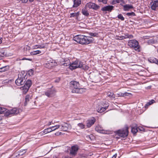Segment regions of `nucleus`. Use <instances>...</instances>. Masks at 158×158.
<instances>
[{"label": "nucleus", "instance_id": "4c0bfd02", "mask_svg": "<svg viewBox=\"0 0 158 158\" xmlns=\"http://www.w3.org/2000/svg\"><path fill=\"white\" fill-rule=\"evenodd\" d=\"M125 36L126 39L127 38H129V39H131L133 38V35H129L128 34H125Z\"/></svg>", "mask_w": 158, "mask_h": 158}, {"label": "nucleus", "instance_id": "2eb2a0df", "mask_svg": "<svg viewBox=\"0 0 158 158\" xmlns=\"http://www.w3.org/2000/svg\"><path fill=\"white\" fill-rule=\"evenodd\" d=\"M78 149V148L77 146L74 145L72 146L71 147V149L70 150V154L72 155H74L76 154L77 153Z\"/></svg>", "mask_w": 158, "mask_h": 158}, {"label": "nucleus", "instance_id": "37998d69", "mask_svg": "<svg viewBox=\"0 0 158 158\" xmlns=\"http://www.w3.org/2000/svg\"><path fill=\"white\" fill-rule=\"evenodd\" d=\"M33 73L34 71L32 69H30L28 72V74L30 76L33 74Z\"/></svg>", "mask_w": 158, "mask_h": 158}, {"label": "nucleus", "instance_id": "e433bc0d", "mask_svg": "<svg viewBox=\"0 0 158 158\" xmlns=\"http://www.w3.org/2000/svg\"><path fill=\"white\" fill-rule=\"evenodd\" d=\"M126 15L128 16H135V14L134 12H131L127 13Z\"/></svg>", "mask_w": 158, "mask_h": 158}, {"label": "nucleus", "instance_id": "09e8293b", "mask_svg": "<svg viewBox=\"0 0 158 158\" xmlns=\"http://www.w3.org/2000/svg\"><path fill=\"white\" fill-rule=\"evenodd\" d=\"M123 0H114V2H116L117 3H119L121 2Z\"/></svg>", "mask_w": 158, "mask_h": 158}, {"label": "nucleus", "instance_id": "7ed1b4c3", "mask_svg": "<svg viewBox=\"0 0 158 158\" xmlns=\"http://www.w3.org/2000/svg\"><path fill=\"white\" fill-rule=\"evenodd\" d=\"M128 45L131 48H133L136 51L139 52L140 51V46L139 45L138 41L135 40H131L128 41Z\"/></svg>", "mask_w": 158, "mask_h": 158}, {"label": "nucleus", "instance_id": "c85d7f7f", "mask_svg": "<svg viewBox=\"0 0 158 158\" xmlns=\"http://www.w3.org/2000/svg\"><path fill=\"white\" fill-rule=\"evenodd\" d=\"M131 132L133 134H135L138 131L137 128L136 127H131Z\"/></svg>", "mask_w": 158, "mask_h": 158}, {"label": "nucleus", "instance_id": "3c124183", "mask_svg": "<svg viewBox=\"0 0 158 158\" xmlns=\"http://www.w3.org/2000/svg\"><path fill=\"white\" fill-rule=\"evenodd\" d=\"M30 60V61L31 60V59H26L25 58H23V59H22L23 60Z\"/></svg>", "mask_w": 158, "mask_h": 158}, {"label": "nucleus", "instance_id": "423d86ee", "mask_svg": "<svg viewBox=\"0 0 158 158\" xmlns=\"http://www.w3.org/2000/svg\"><path fill=\"white\" fill-rule=\"evenodd\" d=\"M80 87V85L78 82L76 81H72L70 83V88L72 93H74L77 89Z\"/></svg>", "mask_w": 158, "mask_h": 158}, {"label": "nucleus", "instance_id": "39448f33", "mask_svg": "<svg viewBox=\"0 0 158 158\" xmlns=\"http://www.w3.org/2000/svg\"><path fill=\"white\" fill-rule=\"evenodd\" d=\"M128 127L126 126L124 129L122 130H119L117 131V134L119 136L123 138H124L127 136L128 133Z\"/></svg>", "mask_w": 158, "mask_h": 158}, {"label": "nucleus", "instance_id": "58836bf2", "mask_svg": "<svg viewBox=\"0 0 158 158\" xmlns=\"http://www.w3.org/2000/svg\"><path fill=\"white\" fill-rule=\"evenodd\" d=\"M6 111V109L4 108L0 107V114H2Z\"/></svg>", "mask_w": 158, "mask_h": 158}, {"label": "nucleus", "instance_id": "aec40b11", "mask_svg": "<svg viewBox=\"0 0 158 158\" xmlns=\"http://www.w3.org/2000/svg\"><path fill=\"white\" fill-rule=\"evenodd\" d=\"M73 2V7H77L81 4V0H74Z\"/></svg>", "mask_w": 158, "mask_h": 158}, {"label": "nucleus", "instance_id": "2f4dec72", "mask_svg": "<svg viewBox=\"0 0 158 158\" xmlns=\"http://www.w3.org/2000/svg\"><path fill=\"white\" fill-rule=\"evenodd\" d=\"M78 126L81 129H83L85 128V126L84 124L82 123H80L78 124Z\"/></svg>", "mask_w": 158, "mask_h": 158}, {"label": "nucleus", "instance_id": "f03ea898", "mask_svg": "<svg viewBox=\"0 0 158 158\" xmlns=\"http://www.w3.org/2000/svg\"><path fill=\"white\" fill-rule=\"evenodd\" d=\"M77 68H82L85 70H87L88 69L89 67L86 65L84 66L83 63L78 60H76L73 62L69 66V68L71 70Z\"/></svg>", "mask_w": 158, "mask_h": 158}, {"label": "nucleus", "instance_id": "1a4fd4ad", "mask_svg": "<svg viewBox=\"0 0 158 158\" xmlns=\"http://www.w3.org/2000/svg\"><path fill=\"white\" fill-rule=\"evenodd\" d=\"M19 113V111L17 108H14L13 109L7 110L6 112L5 115L6 116L10 115L17 114Z\"/></svg>", "mask_w": 158, "mask_h": 158}, {"label": "nucleus", "instance_id": "bb28decb", "mask_svg": "<svg viewBox=\"0 0 158 158\" xmlns=\"http://www.w3.org/2000/svg\"><path fill=\"white\" fill-rule=\"evenodd\" d=\"M71 63L70 61V60H67L66 61H64V62L63 64H61V65H63L64 66H66L68 65H70Z\"/></svg>", "mask_w": 158, "mask_h": 158}, {"label": "nucleus", "instance_id": "864d4df0", "mask_svg": "<svg viewBox=\"0 0 158 158\" xmlns=\"http://www.w3.org/2000/svg\"><path fill=\"white\" fill-rule=\"evenodd\" d=\"M117 156L116 154L114 155L112 157V158H116Z\"/></svg>", "mask_w": 158, "mask_h": 158}, {"label": "nucleus", "instance_id": "f257e3e1", "mask_svg": "<svg viewBox=\"0 0 158 158\" xmlns=\"http://www.w3.org/2000/svg\"><path fill=\"white\" fill-rule=\"evenodd\" d=\"M73 40L80 44H88L92 43L94 40L91 36H86L84 35H79L76 36Z\"/></svg>", "mask_w": 158, "mask_h": 158}, {"label": "nucleus", "instance_id": "4468645a", "mask_svg": "<svg viewBox=\"0 0 158 158\" xmlns=\"http://www.w3.org/2000/svg\"><path fill=\"white\" fill-rule=\"evenodd\" d=\"M114 6H107L103 7L102 9V10L104 11L110 12L113 9Z\"/></svg>", "mask_w": 158, "mask_h": 158}, {"label": "nucleus", "instance_id": "6e6552de", "mask_svg": "<svg viewBox=\"0 0 158 158\" xmlns=\"http://www.w3.org/2000/svg\"><path fill=\"white\" fill-rule=\"evenodd\" d=\"M85 6L86 8H87L93 9L95 10H98L100 7L99 6L91 2H89L87 3L85 5Z\"/></svg>", "mask_w": 158, "mask_h": 158}, {"label": "nucleus", "instance_id": "f3484780", "mask_svg": "<svg viewBox=\"0 0 158 158\" xmlns=\"http://www.w3.org/2000/svg\"><path fill=\"white\" fill-rule=\"evenodd\" d=\"M76 90L75 91L74 93H76L77 94H82L86 91V89L84 88H78L77 89H76Z\"/></svg>", "mask_w": 158, "mask_h": 158}, {"label": "nucleus", "instance_id": "393cba45", "mask_svg": "<svg viewBox=\"0 0 158 158\" xmlns=\"http://www.w3.org/2000/svg\"><path fill=\"white\" fill-rule=\"evenodd\" d=\"M9 67L8 66H5L2 68H0V72H5L8 70Z\"/></svg>", "mask_w": 158, "mask_h": 158}, {"label": "nucleus", "instance_id": "f704fd0d", "mask_svg": "<svg viewBox=\"0 0 158 158\" xmlns=\"http://www.w3.org/2000/svg\"><path fill=\"white\" fill-rule=\"evenodd\" d=\"M117 17L119 19H120L121 21H123L124 20V18L121 14H119L118 15Z\"/></svg>", "mask_w": 158, "mask_h": 158}, {"label": "nucleus", "instance_id": "473e14b6", "mask_svg": "<svg viewBox=\"0 0 158 158\" xmlns=\"http://www.w3.org/2000/svg\"><path fill=\"white\" fill-rule=\"evenodd\" d=\"M52 62H50L49 63H46L44 66L48 68H50L52 67Z\"/></svg>", "mask_w": 158, "mask_h": 158}, {"label": "nucleus", "instance_id": "f8f14e48", "mask_svg": "<svg viewBox=\"0 0 158 158\" xmlns=\"http://www.w3.org/2000/svg\"><path fill=\"white\" fill-rule=\"evenodd\" d=\"M96 121L95 119L93 118L87 120L86 123V126L88 128L90 127L93 124H94Z\"/></svg>", "mask_w": 158, "mask_h": 158}, {"label": "nucleus", "instance_id": "7c9ffc66", "mask_svg": "<svg viewBox=\"0 0 158 158\" xmlns=\"http://www.w3.org/2000/svg\"><path fill=\"white\" fill-rule=\"evenodd\" d=\"M155 102V101L153 100H152L148 102L147 103L145 106V108H147L148 106L152 104Z\"/></svg>", "mask_w": 158, "mask_h": 158}, {"label": "nucleus", "instance_id": "8fccbe9b", "mask_svg": "<svg viewBox=\"0 0 158 158\" xmlns=\"http://www.w3.org/2000/svg\"><path fill=\"white\" fill-rule=\"evenodd\" d=\"M53 123L52 121L49 122H48V123L47 124V125L48 126H49V125H51L52 124H53Z\"/></svg>", "mask_w": 158, "mask_h": 158}, {"label": "nucleus", "instance_id": "9d476101", "mask_svg": "<svg viewBox=\"0 0 158 158\" xmlns=\"http://www.w3.org/2000/svg\"><path fill=\"white\" fill-rule=\"evenodd\" d=\"M56 92L54 89H49L45 92V94L49 98L52 97L54 96Z\"/></svg>", "mask_w": 158, "mask_h": 158}, {"label": "nucleus", "instance_id": "0eeeda50", "mask_svg": "<svg viewBox=\"0 0 158 158\" xmlns=\"http://www.w3.org/2000/svg\"><path fill=\"white\" fill-rule=\"evenodd\" d=\"M32 84L31 81L29 79L27 80L24 86L21 87L20 88L23 90V92L24 93H26L27 92Z\"/></svg>", "mask_w": 158, "mask_h": 158}, {"label": "nucleus", "instance_id": "a211bd4d", "mask_svg": "<svg viewBox=\"0 0 158 158\" xmlns=\"http://www.w3.org/2000/svg\"><path fill=\"white\" fill-rule=\"evenodd\" d=\"M149 42L151 43H158V35H156L151 40H149Z\"/></svg>", "mask_w": 158, "mask_h": 158}, {"label": "nucleus", "instance_id": "5701e85b", "mask_svg": "<svg viewBox=\"0 0 158 158\" xmlns=\"http://www.w3.org/2000/svg\"><path fill=\"white\" fill-rule=\"evenodd\" d=\"M52 131V129H51V127H49L47 129H46L44 130L43 132H42L40 133V134H41L42 135L47 133H48L51 132Z\"/></svg>", "mask_w": 158, "mask_h": 158}, {"label": "nucleus", "instance_id": "a878e982", "mask_svg": "<svg viewBox=\"0 0 158 158\" xmlns=\"http://www.w3.org/2000/svg\"><path fill=\"white\" fill-rule=\"evenodd\" d=\"M79 12L71 13L70 16L71 17L77 18L78 16L79 15Z\"/></svg>", "mask_w": 158, "mask_h": 158}, {"label": "nucleus", "instance_id": "603ef678", "mask_svg": "<svg viewBox=\"0 0 158 158\" xmlns=\"http://www.w3.org/2000/svg\"><path fill=\"white\" fill-rule=\"evenodd\" d=\"M2 55H0V60L1 59V57H2L4 55V52H3L2 53Z\"/></svg>", "mask_w": 158, "mask_h": 158}, {"label": "nucleus", "instance_id": "412c9836", "mask_svg": "<svg viewBox=\"0 0 158 158\" xmlns=\"http://www.w3.org/2000/svg\"><path fill=\"white\" fill-rule=\"evenodd\" d=\"M123 7L124 10L126 11H128L130 9L133 8V6L132 5L129 4H126L124 5Z\"/></svg>", "mask_w": 158, "mask_h": 158}, {"label": "nucleus", "instance_id": "de8ad7c7", "mask_svg": "<svg viewBox=\"0 0 158 158\" xmlns=\"http://www.w3.org/2000/svg\"><path fill=\"white\" fill-rule=\"evenodd\" d=\"M96 78H97V79L94 80V82H97L100 80V78L98 76H96Z\"/></svg>", "mask_w": 158, "mask_h": 158}, {"label": "nucleus", "instance_id": "72a5a7b5", "mask_svg": "<svg viewBox=\"0 0 158 158\" xmlns=\"http://www.w3.org/2000/svg\"><path fill=\"white\" fill-rule=\"evenodd\" d=\"M41 53V51H40V50H38L35 51H34L33 52H31V54L33 55H35L40 54Z\"/></svg>", "mask_w": 158, "mask_h": 158}, {"label": "nucleus", "instance_id": "c756f323", "mask_svg": "<svg viewBox=\"0 0 158 158\" xmlns=\"http://www.w3.org/2000/svg\"><path fill=\"white\" fill-rule=\"evenodd\" d=\"M60 125H56L54 126H52L51 127V129H52V131H55L56 130V129H58L59 128H60Z\"/></svg>", "mask_w": 158, "mask_h": 158}, {"label": "nucleus", "instance_id": "c9c22d12", "mask_svg": "<svg viewBox=\"0 0 158 158\" xmlns=\"http://www.w3.org/2000/svg\"><path fill=\"white\" fill-rule=\"evenodd\" d=\"M35 47H37V48H45V45L44 44L36 45L35 46Z\"/></svg>", "mask_w": 158, "mask_h": 158}, {"label": "nucleus", "instance_id": "79ce46f5", "mask_svg": "<svg viewBox=\"0 0 158 158\" xmlns=\"http://www.w3.org/2000/svg\"><path fill=\"white\" fill-rule=\"evenodd\" d=\"M89 35L91 36L95 37L97 36L98 34L96 33H93L91 32L89 33Z\"/></svg>", "mask_w": 158, "mask_h": 158}, {"label": "nucleus", "instance_id": "4be33fe9", "mask_svg": "<svg viewBox=\"0 0 158 158\" xmlns=\"http://www.w3.org/2000/svg\"><path fill=\"white\" fill-rule=\"evenodd\" d=\"M158 6V1H154L153 4L151 6L152 9L155 10L156 7Z\"/></svg>", "mask_w": 158, "mask_h": 158}, {"label": "nucleus", "instance_id": "a18cd8bd", "mask_svg": "<svg viewBox=\"0 0 158 158\" xmlns=\"http://www.w3.org/2000/svg\"><path fill=\"white\" fill-rule=\"evenodd\" d=\"M87 137L89 138L91 140H92L93 139L94 137L93 135H90L87 136Z\"/></svg>", "mask_w": 158, "mask_h": 158}, {"label": "nucleus", "instance_id": "a19ab883", "mask_svg": "<svg viewBox=\"0 0 158 158\" xmlns=\"http://www.w3.org/2000/svg\"><path fill=\"white\" fill-rule=\"evenodd\" d=\"M99 2H102L103 3L106 4L107 2V0H98Z\"/></svg>", "mask_w": 158, "mask_h": 158}, {"label": "nucleus", "instance_id": "cd10ccee", "mask_svg": "<svg viewBox=\"0 0 158 158\" xmlns=\"http://www.w3.org/2000/svg\"><path fill=\"white\" fill-rule=\"evenodd\" d=\"M128 94H129L127 92H125L124 93L120 92L117 94L119 96L125 97L126 96H128Z\"/></svg>", "mask_w": 158, "mask_h": 158}, {"label": "nucleus", "instance_id": "ddd939ff", "mask_svg": "<svg viewBox=\"0 0 158 158\" xmlns=\"http://www.w3.org/2000/svg\"><path fill=\"white\" fill-rule=\"evenodd\" d=\"M71 126L66 123H64L61 125V130L64 131H67L69 128H70Z\"/></svg>", "mask_w": 158, "mask_h": 158}, {"label": "nucleus", "instance_id": "b1692460", "mask_svg": "<svg viewBox=\"0 0 158 158\" xmlns=\"http://www.w3.org/2000/svg\"><path fill=\"white\" fill-rule=\"evenodd\" d=\"M31 99V97L29 95H27L26 96L25 98V102L24 103V106H26L27 105V102H28Z\"/></svg>", "mask_w": 158, "mask_h": 158}, {"label": "nucleus", "instance_id": "6e6d98bb", "mask_svg": "<svg viewBox=\"0 0 158 158\" xmlns=\"http://www.w3.org/2000/svg\"><path fill=\"white\" fill-rule=\"evenodd\" d=\"M29 2H32L34 0H29Z\"/></svg>", "mask_w": 158, "mask_h": 158}, {"label": "nucleus", "instance_id": "c03bdc74", "mask_svg": "<svg viewBox=\"0 0 158 158\" xmlns=\"http://www.w3.org/2000/svg\"><path fill=\"white\" fill-rule=\"evenodd\" d=\"M126 39L125 36H122L120 37H118V38L117 39V40H122Z\"/></svg>", "mask_w": 158, "mask_h": 158}, {"label": "nucleus", "instance_id": "9b49d317", "mask_svg": "<svg viewBox=\"0 0 158 158\" xmlns=\"http://www.w3.org/2000/svg\"><path fill=\"white\" fill-rule=\"evenodd\" d=\"M26 80L23 77H18L15 81L16 84L18 86H20L24 84Z\"/></svg>", "mask_w": 158, "mask_h": 158}, {"label": "nucleus", "instance_id": "ea45409f", "mask_svg": "<svg viewBox=\"0 0 158 158\" xmlns=\"http://www.w3.org/2000/svg\"><path fill=\"white\" fill-rule=\"evenodd\" d=\"M95 130L97 131L99 133H102V132L103 131L102 130L99 129V127H96L95 128Z\"/></svg>", "mask_w": 158, "mask_h": 158}, {"label": "nucleus", "instance_id": "6ab92c4d", "mask_svg": "<svg viewBox=\"0 0 158 158\" xmlns=\"http://www.w3.org/2000/svg\"><path fill=\"white\" fill-rule=\"evenodd\" d=\"M87 8H86L85 6L84 8L82 9L81 11V13L82 14L86 16H88L89 15V14L88 12V10L87 9Z\"/></svg>", "mask_w": 158, "mask_h": 158}, {"label": "nucleus", "instance_id": "49530a36", "mask_svg": "<svg viewBox=\"0 0 158 158\" xmlns=\"http://www.w3.org/2000/svg\"><path fill=\"white\" fill-rule=\"evenodd\" d=\"M107 95L110 97H114V94L113 93H110V94H109V93Z\"/></svg>", "mask_w": 158, "mask_h": 158}, {"label": "nucleus", "instance_id": "20e7f679", "mask_svg": "<svg viewBox=\"0 0 158 158\" xmlns=\"http://www.w3.org/2000/svg\"><path fill=\"white\" fill-rule=\"evenodd\" d=\"M109 105L107 102H102L100 103L97 107V110L98 112L102 113L108 107Z\"/></svg>", "mask_w": 158, "mask_h": 158}, {"label": "nucleus", "instance_id": "dca6fc26", "mask_svg": "<svg viewBox=\"0 0 158 158\" xmlns=\"http://www.w3.org/2000/svg\"><path fill=\"white\" fill-rule=\"evenodd\" d=\"M148 61L150 63H155L158 64V60L153 57L149 58L148 59Z\"/></svg>", "mask_w": 158, "mask_h": 158}, {"label": "nucleus", "instance_id": "5fc2aeb1", "mask_svg": "<svg viewBox=\"0 0 158 158\" xmlns=\"http://www.w3.org/2000/svg\"><path fill=\"white\" fill-rule=\"evenodd\" d=\"M2 38L0 39V44L2 43Z\"/></svg>", "mask_w": 158, "mask_h": 158}]
</instances>
